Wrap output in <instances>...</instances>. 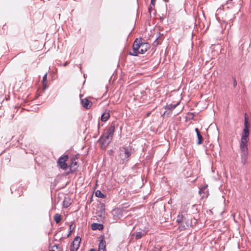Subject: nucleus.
<instances>
[{
	"label": "nucleus",
	"mask_w": 251,
	"mask_h": 251,
	"mask_svg": "<svg viewBox=\"0 0 251 251\" xmlns=\"http://www.w3.org/2000/svg\"><path fill=\"white\" fill-rule=\"evenodd\" d=\"M149 45L147 43H141L136 39L133 45V50L129 52L131 55L137 56L138 54H143L149 49Z\"/></svg>",
	"instance_id": "f257e3e1"
},
{
	"label": "nucleus",
	"mask_w": 251,
	"mask_h": 251,
	"mask_svg": "<svg viewBox=\"0 0 251 251\" xmlns=\"http://www.w3.org/2000/svg\"><path fill=\"white\" fill-rule=\"evenodd\" d=\"M115 131V127L114 126H111L106 130L105 131L102 136L103 141L111 140Z\"/></svg>",
	"instance_id": "f03ea898"
},
{
	"label": "nucleus",
	"mask_w": 251,
	"mask_h": 251,
	"mask_svg": "<svg viewBox=\"0 0 251 251\" xmlns=\"http://www.w3.org/2000/svg\"><path fill=\"white\" fill-rule=\"evenodd\" d=\"M68 158L69 156L68 155H64L60 157L57 161L58 165L63 170H66L68 167V165L66 162L68 160Z\"/></svg>",
	"instance_id": "7ed1b4c3"
},
{
	"label": "nucleus",
	"mask_w": 251,
	"mask_h": 251,
	"mask_svg": "<svg viewBox=\"0 0 251 251\" xmlns=\"http://www.w3.org/2000/svg\"><path fill=\"white\" fill-rule=\"evenodd\" d=\"M80 242V238L76 237L70 246L71 251H77L79 247Z\"/></svg>",
	"instance_id": "20e7f679"
},
{
	"label": "nucleus",
	"mask_w": 251,
	"mask_h": 251,
	"mask_svg": "<svg viewBox=\"0 0 251 251\" xmlns=\"http://www.w3.org/2000/svg\"><path fill=\"white\" fill-rule=\"evenodd\" d=\"M120 155L124 158H127L130 156V153L127 149L122 148L120 149Z\"/></svg>",
	"instance_id": "39448f33"
},
{
	"label": "nucleus",
	"mask_w": 251,
	"mask_h": 251,
	"mask_svg": "<svg viewBox=\"0 0 251 251\" xmlns=\"http://www.w3.org/2000/svg\"><path fill=\"white\" fill-rule=\"evenodd\" d=\"M247 142H241L240 143V150L241 154H248V145Z\"/></svg>",
	"instance_id": "423d86ee"
},
{
	"label": "nucleus",
	"mask_w": 251,
	"mask_h": 251,
	"mask_svg": "<svg viewBox=\"0 0 251 251\" xmlns=\"http://www.w3.org/2000/svg\"><path fill=\"white\" fill-rule=\"evenodd\" d=\"M96 214L101 219L104 218L105 214V209L104 206H101L99 207V209L97 210Z\"/></svg>",
	"instance_id": "0eeeda50"
},
{
	"label": "nucleus",
	"mask_w": 251,
	"mask_h": 251,
	"mask_svg": "<svg viewBox=\"0 0 251 251\" xmlns=\"http://www.w3.org/2000/svg\"><path fill=\"white\" fill-rule=\"evenodd\" d=\"M147 231H143V232L138 231L134 232L132 236H135L136 239L138 240L141 239L143 236L146 235L147 234Z\"/></svg>",
	"instance_id": "6e6552de"
},
{
	"label": "nucleus",
	"mask_w": 251,
	"mask_h": 251,
	"mask_svg": "<svg viewBox=\"0 0 251 251\" xmlns=\"http://www.w3.org/2000/svg\"><path fill=\"white\" fill-rule=\"evenodd\" d=\"M81 103L83 106L87 109H89L92 105V102L87 99L81 100Z\"/></svg>",
	"instance_id": "1a4fd4ad"
},
{
	"label": "nucleus",
	"mask_w": 251,
	"mask_h": 251,
	"mask_svg": "<svg viewBox=\"0 0 251 251\" xmlns=\"http://www.w3.org/2000/svg\"><path fill=\"white\" fill-rule=\"evenodd\" d=\"M249 135V129L247 127L245 128L242 133V141H247Z\"/></svg>",
	"instance_id": "9d476101"
},
{
	"label": "nucleus",
	"mask_w": 251,
	"mask_h": 251,
	"mask_svg": "<svg viewBox=\"0 0 251 251\" xmlns=\"http://www.w3.org/2000/svg\"><path fill=\"white\" fill-rule=\"evenodd\" d=\"M91 228L94 230H97V229L100 230L103 229V226L100 224L93 223L91 225Z\"/></svg>",
	"instance_id": "9b49d317"
},
{
	"label": "nucleus",
	"mask_w": 251,
	"mask_h": 251,
	"mask_svg": "<svg viewBox=\"0 0 251 251\" xmlns=\"http://www.w3.org/2000/svg\"><path fill=\"white\" fill-rule=\"evenodd\" d=\"M105 241L101 240L99 245V251H105Z\"/></svg>",
	"instance_id": "f8f14e48"
},
{
	"label": "nucleus",
	"mask_w": 251,
	"mask_h": 251,
	"mask_svg": "<svg viewBox=\"0 0 251 251\" xmlns=\"http://www.w3.org/2000/svg\"><path fill=\"white\" fill-rule=\"evenodd\" d=\"M248 155V154H241V162L244 165L246 164L247 163Z\"/></svg>",
	"instance_id": "ddd939ff"
},
{
	"label": "nucleus",
	"mask_w": 251,
	"mask_h": 251,
	"mask_svg": "<svg viewBox=\"0 0 251 251\" xmlns=\"http://www.w3.org/2000/svg\"><path fill=\"white\" fill-rule=\"evenodd\" d=\"M53 219L57 224L59 223L62 220L61 215L58 213L55 214L53 216Z\"/></svg>",
	"instance_id": "4468645a"
},
{
	"label": "nucleus",
	"mask_w": 251,
	"mask_h": 251,
	"mask_svg": "<svg viewBox=\"0 0 251 251\" xmlns=\"http://www.w3.org/2000/svg\"><path fill=\"white\" fill-rule=\"evenodd\" d=\"M109 113L107 112H105L101 115V120L103 122H105L109 119Z\"/></svg>",
	"instance_id": "2eb2a0df"
},
{
	"label": "nucleus",
	"mask_w": 251,
	"mask_h": 251,
	"mask_svg": "<svg viewBox=\"0 0 251 251\" xmlns=\"http://www.w3.org/2000/svg\"><path fill=\"white\" fill-rule=\"evenodd\" d=\"M185 220V218L184 216L182 214H179L177 217L176 221L179 223H183Z\"/></svg>",
	"instance_id": "dca6fc26"
},
{
	"label": "nucleus",
	"mask_w": 251,
	"mask_h": 251,
	"mask_svg": "<svg viewBox=\"0 0 251 251\" xmlns=\"http://www.w3.org/2000/svg\"><path fill=\"white\" fill-rule=\"evenodd\" d=\"M50 251H62V249L57 245H53L51 247Z\"/></svg>",
	"instance_id": "f3484780"
},
{
	"label": "nucleus",
	"mask_w": 251,
	"mask_h": 251,
	"mask_svg": "<svg viewBox=\"0 0 251 251\" xmlns=\"http://www.w3.org/2000/svg\"><path fill=\"white\" fill-rule=\"evenodd\" d=\"M95 195L97 197H99V198H105V196L100 190H97L96 192Z\"/></svg>",
	"instance_id": "a211bd4d"
},
{
	"label": "nucleus",
	"mask_w": 251,
	"mask_h": 251,
	"mask_svg": "<svg viewBox=\"0 0 251 251\" xmlns=\"http://www.w3.org/2000/svg\"><path fill=\"white\" fill-rule=\"evenodd\" d=\"M195 130H196V133H197V136H198V138L199 141H202L203 138H202V136L200 132L199 131L198 128H196Z\"/></svg>",
	"instance_id": "6ab92c4d"
},
{
	"label": "nucleus",
	"mask_w": 251,
	"mask_h": 251,
	"mask_svg": "<svg viewBox=\"0 0 251 251\" xmlns=\"http://www.w3.org/2000/svg\"><path fill=\"white\" fill-rule=\"evenodd\" d=\"M100 146L102 150H104L108 145V142H100Z\"/></svg>",
	"instance_id": "aec40b11"
},
{
	"label": "nucleus",
	"mask_w": 251,
	"mask_h": 251,
	"mask_svg": "<svg viewBox=\"0 0 251 251\" xmlns=\"http://www.w3.org/2000/svg\"><path fill=\"white\" fill-rule=\"evenodd\" d=\"M178 102L176 103V104H174V105H172V104H170L169 105H168L167 106V108L169 109H174L176 108V107L178 104Z\"/></svg>",
	"instance_id": "412c9836"
},
{
	"label": "nucleus",
	"mask_w": 251,
	"mask_h": 251,
	"mask_svg": "<svg viewBox=\"0 0 251 251\" xmlns=\"http://www.w3.org/2000/svg\"><path fill=\"white\" fill-rule=\"evenodd\" d=\"M246 127H247L248 129H249V123H248V119L245 116V128H246Z\"/></svg>",
	"instance_id": "4be33fe9"
},
{
	"label": "nucleus",
	"mask_w": 251,
	"mask_h": 251,
	"mask_svg": "<svg viewBox=\"0 0 251 251\" xmlns=\"http://www.w3.org/2000/svg\"><path fill=\"white\" fill-rule=\"evenodd\" d=\"M74 229V226H73V225H71L70 226V228H69V229H70V233L69 234V235L71 233V232L73 231Z\"/></svg>",
	"instance_id": "5701e85b"
},
{
	"label": "nucleus",
	"mask_w": 251,
	"mask_h": 251,
	"mask_svg": "<svg viewBox=\"0 0 251 251\" xmlns=\"http://www.w3.org/2000/svg\"><path fill=\"white\" fill-rule=\"evenodd\" d=\"M47 80V73H46L43 77V81L46 82Z\"/></svg>",
	"instance_id": "b1692460"
},
{
	"label": "nucleus",
	"mask_w": 251,
	"mask_h": 251,
	"mask_svg": "<svg viewBox=\"0 0 251 251\" xmlns=\"http://www.w3.org/2000/svg\"><path fill=\"white\" fill-rule=\"evenodd\" d=\"M47 81L46 82H44V81H43V87H44V88L45 89L47 87Z\"/></svg>",
	"instance_id": "393cba45"
},
{
	"label": "nucleus",
	"mask_w": 251,
	"mask_h": 251,
	"mask_svg": "<svg viewBox=\"0 0 251 251\" xmlns=\"http://www.w3.org/2000/svg\"><path fill=\"white\" fill-rule=\"evenodd\" d=\"M156 0H151V4L152 5V6H154V3H155V1Z\"/></svg>",
	"instance_id": "a878e982"
},
{
	"label": "nucleus",
	"mask_w": 251,
	"mask_h": 251,
	"mask_svg": "<svg viewBox=\"0 0 251 251\" xmlns=\"http://www.w3.org/2000/svg\"><path fill=\"white\" fill-rule=\"evenodd\" d=\"M236 85H237V81H236V80H234V82H233V86H234V87H236Z\"/></svg>",
	"instance_id": "bb28decb"
},
{
	"label": "nucleus",
	"mask_w": 251,
	"mask_h": 251,
	"mask_svg": "<svg viewBox=\"0 0 251 251\" xmlns=\"http://www.w3.org/2000/svg\"><path fill=\"white\" fill-rule=\"evenodd\" d=\"M182 226V228H181V230L185 229V228H186L187 227H188V226H189L188 225H187L186 227H185L184 226Z\"/></svg>",
	"instance_id": "cd10ccee"
},
{
	"label": "nucleus",
	"mask_w": 251,
	"mask_h": 251,
	"mask_svg": "<svg viewBox=\"0 0 251 251\" xmlns=\"http://www.w3.org/2000/svg\"><path fill=\"white\" fill-rule=\"evenodd\" d=\"M90 251H96V250L94 249H91Z\"/></svg>",
	"instance_id": "c85d7f7f"
},
{
	"label": "nucleus",
	"mask_w": 251,
	"mask_h": 251,
	"mask_svg": "<svg viewBox=\"0 0 251 251\" xmlns=\"http://www.w3.org/2000/svg\"><path fill=\"white\" fill-rule=\"evenodd\" d=\"M201 143H202V142H198V144H199V145H200V144H201Z\"/></svg>",
	"instance_id": "c756f323"
},
{
	"label": "nucleus",
	"mask_w": 251,
	"mask_h": 251,
	"mask_svg": "<svg viewBox=\"0 0 251 251\" xmlns=\"http://www.w3.org/2000/svg\"><path fill=\"white\" fill-rule=\"evenodd\" d=\"M151 9V7H150V8H149V11H150Z\"/></svg>",
	"instance_id": "7c9ffc66"
}]
</instances>
